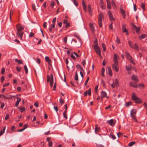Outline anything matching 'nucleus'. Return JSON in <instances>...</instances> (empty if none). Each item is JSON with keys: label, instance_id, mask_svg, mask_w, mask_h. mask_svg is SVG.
Returning <instances> with one entry per match:
<instances>
[{"label": "nucleus", "instance_id": "nucleus-3", "mask_svg": "<svg viewBox=\"0 0 147 147\" xmlns=\"http://www.w3.org/2000/svg\"><path fill=\"white\" fill-rule=\"evenodd\" d=\"M47 82H48L50 81V86L51 87H52L53 83V78L52 74H51L50 76L47 75Z\"/></svg>", "mask_w": 147, "mask_h": 147}, {"label": "nucleus", "instance_id": "nucleus-38", "mask_svg": "<svg viewBox=\"0 0 147 147\" xmlns=\"http://www.w3.org/2000/svg\"><path fill=\"white\" fill-rule=\"evenodd\" d=\"M128 60L132 64L134 65L135 64V62L134 61V60L132 59V57L131 58V59H129Z\"/></svg>", "mask_w": 147, "mask_h": 147}, {"label": "nucleus", "instance_id": "nucleus-61", "mask_svg": "<svg viewBox=\"0 0 147 147\" xmlns=\"http://www.w3.org/2000/svg\"><path fill=\"white\" fill-rule=\"evenodd\" d=\"M36 61L39 64L40 63L41 61L40 59L39 58H36Z\"/></svg>", "mask_w": 147, "mask_h": 147}, {"label": "nucleus", "instance_id": "nucleus-49", "mask_svg": "<svg viewBox=\"0 0 147 147\" xmlns=\"http://www.w3.org/2000/svg\"><path fill=\"white\" fill-rule=\"evenodd\" d=\"M13 11L12 10H11L10 13V20H11V15L13 14Z\"/></svg>", "mask_w": 147, "mask_h": 147}, {"label": "nucleus", "instance_id": "nucleus-45", "mask_svg": "<svg viewBox=\"0 0 147 147\" xmlns=\"http://www.w3.org/2000/svg\"><path fill=\"white\" fill-rule=\"evenodd\" d=\"M75 79L76 81L78 80V76L77 73H76L75 75Z\"/></svg>", "mask_w": 147, "mask_h": 147}, {"label": "nucleus", "instance_id": "nucleus-41", "mask_svg": "<svg viewBox=\"0 0 147 147\" xmlns=\"http://www.w3.org/2000/svg\"><path fill=\"white\" fill-rule=\"evenodd\" d=\"M89 79H90L89 77L88 76L87 77V79L85 82V84H84L85 86H86L87 84L88 83V82L89 80Z\"/></svg>", "mask_w": 147, "mask_h": 147}, {"label": "nucleus", "instance_id": "nucleus-55", "mask_svg": "<svg viewBox=\"0 0 147 147\" xmlns=\"http://www.w3.org/2000/svg\"><path fill=\"white\" fill-rule=\"evenodd\" d=\"M53 143L52 141H50L49 142V146L50 147H51L52 146Z\"/></svg>", "mask_w": 147, "mask_h": 147}, {"label": "nucleus", "instance_id": "nucleus-19", "mask_svg": "<svg viewBox=\"0 0 147 147\" xmlns=\"http://www.w3.org/2000/svg\"><path fill=\"white\" fill-rule=\"evenodd\" d=\"M129 85L130 86L134 88L137 87V86L136 85V84L133 82H130L129 83Z\"/></svg>", "mask_w": 147, "mask_h": 147}, {"label": "nucleus", "instance_id": "nucleus-25", "mask_svg": "<svg viewBox=\"0 0 147 147\" xmlns=\"http://www.w3.org/2000/svg\"><path fill=\"white\" fill-rule=\"evenodd\" d=\"M130 116L132 118V119H134L136 122L137 121L135 115H134L133 114H132V113H131Z\"/></svg>", "mask_w": 147, "mask_h": 147}, {"label": "nucleus", "instance_id": "nucleus-40", "mask_svg": "<svg viewBox=\"0 0 147 147\" xmlns=\"http://www.w3.org/2000/svg\"><path fill=\"white\" fill-rule=\"evenodd\" d=\"M132 104V102H129L126 103L125 104V106H126L128 107L130 105H131Z\"/></svg>", "mask_w": 147, "mask_h": 147}, {"label": "nucleus", "instance_id": "nucleus-12", "mask_svg": "<svg viewBox=\"0 0 147 147\" xmlns=\"http://www.w3.org/2000/svg\"><path fill=\"white\" fill-rule=\"evenodd\" d=\"M89 26L91 32L93 33L94 32L95 30L93 25L92 24L90 23L89 24Z\"/></svg>", "mask_w": 147, "mask_h": 147}, {"label": "nucleus", "instance_id": "nucleus-21", "mask_svg": "<svg viewBox=\"0 0 147 147\" xmlns=\"http://www.w3.org/2000/svg\"><path fill=\"white\" fill-rule=\"evenodd\" d=\"M17 101L16 102L15 106L16 107H18L19 104V102L21 100V98L19 97H17Z\"/></svg>", "mask_w": 147, "mask_h": 147}, {"label": "nucleus", "instance_id": "nucleus-16", "mask_svg": "<svg viewBox=\"0 0 147 147\" xmlns=\"http://www.w3.org/2000/svg\"><path fill=\"white\" fill-rule=\"evenodd\" d=\"M113 60L115 63H118L117 57V56L115 54L114 55Z\"/></svg>", "mask_w": 147, "mask_h": 147}, {"label": "nucleus", "instance_id": "nucleus-7", "mask_svg": "<svg viewBox=\"0 0 147 147\" xmlns=\"http://www.w3.org/2000/svg\"><path fill=\"white\" fill-rule=\"evenodd\" d=\"M126 26V25L125 24H122L121 27V29L123 32H125L126 35H127L128 34V30L126 29L125 27Z\"/></svg>", "mask_w": 147, "mask_h": 147}, {"label": "nucleus", "instance_id": "nucleus-10", "mask_svg": "<svg viewBox=\"0 0 147 147\" xmlns=\"http://www.w3.org/2000/svg\"><path fill=\"white\" fill-rule=\"evenodd\" d=\"M131 25L133 28L136 30V33L138 34L140 30V27H137L133 23H132Z\"/></svg>", "mask_w": 147, "mask_h": 147}, {"label": "nucleus", "instance_id": "nucleus-14", "mask_svg": "<svg viewBox=\"0 0 147 147\" xmlns=\"http://www.w3.org/2000/svg\"><path fill=\"white\" fill-rule=\"evenodd\" d=\"M87 93L89 95H90L91 94V89H89L88 90V91L86 90L84 93V95L85 96H87Z\"/></svg>", "mask_w": 147, "mask_h": 147}, {"label": "nucleus", "instance_id": "nucleus-30", "mask_svg": "<svg viewBox=\"0 0 147 147\" xmlns=\"http://www.w3.org/2000/svg\"><path fill=\"white\" fill-rule=\"evenodd\" d=\"M105 71V69L104 68H102L101 70V75L103 77H104L105 75L104 74Z\"/></svg>", "mask_w": 147, "mask_h": 147}, {"label": "nucleus", "instance_id": "nucleus-24", "mask_svg": "<svg viewBox=\"0 0 147 147\" xmlns=\"http://www.w3.org/2000/svg\"><path fill=\"white\" fill-rule=\"evenodd\" d=\"M45 61L48 62L49 64L51 62V59H49V57H48L46 56L45 57Z\"/></svg>", "mask_w": 147, "mask_h": 147}, {"label": "nucleus", "instance_id": "nucleus-28", "mask_svg": "<svg viewBox=\"0 0 147 147\" xmlns=\"http://www.w3.org/2000/svg\"><path fill=\"white\" fill-rule=\"evenodd\" d=\"M100 128L97 125H95V131L96 133H97V132L99 131Z\"/></svg>", "mask_w": 147, "mask_h": 147}, {"label": "nucleus", "instance_id": "nucleus-8", "mask_svg": "<svg viewBox=\"0 0 147 147\" xmlns=\"http://www.w3.org/2000/svg\"><path fill=\"white\" fill-rule=\"evenodd\" d=\"M112 69L113 70H115L117 72L119 71V67L118 63H115L112 65Z\"/></svg>", "mask_w": 147, "mask_h": 147}, {"label": "nucleus", "instance_id": "nucleus-53", "mask_svg": "<svg viewBox=\"0 0 147 147\" xmlns=\"http://www.w3.org/2000/svg\"><path fill=\"white\" fill-rule=\"evenodd\" d=\"M122 135V134L120 132H118L117 134V135L118 137H119Z\"/></svg>", "mask_w": 147, "mask_h": 147}, {"label": "nucleus", "instance_id": "nucleus-32", "mask_svg": "<svg viewBox=\"0 0 147 147\" xmlns=\"http://www.w3.org/2000/svg\"><path fill=\"white\" fill-rule=\"evenodd\" d=\"M82 5L84 9H85L86 8L85 3L84 0H82Z\"/></svg>", "mask_w": 147, "mask_h": 147}, {"label": "nucleus", "instance_id": "nucleus-62", "mask_svg": "<svg viewBox=\"0 0 147 147\" xmlns=\"http://www.w3.org/2000/svg\"><path fill=\"white\" fill-rule=\"evenodd\" d=\"M4 103L3 102H1V108L3 109L4 107Z\"/></svg>", "mask_w": 147, "mask_h": 147}, {"label": "nucleus", "instance_id": "nucleus-33", "mask_svg": "<svg viewBox=\"0 0 147 147\" xmlns=\"http://www.w3.org/2000/svg\"><path fill=\"white\" fill-rule=\"evenodd\" d=\"M67 111H64L63 113V117L65 118L66 119H67Z\"/></svg>", "mask_w": 147, "mask_h": 147}, {"label": "nucleus", "instance_id": "nucleus-5", "mask_svg": "<svg viewBox=\"0 0 147 147\" xmlns=\"http://www.w3.org/2000/svg\"><path fill=\"white\" fill-rule=\"evenodd\" d=\"M94 50L96 53V54L100 57H101V54L100 49L99 47L96 45H95L94 46Z\"/></svg>", "mask_w": 147, "mask_h": 147}, {"label": "nucleus", "instance_id": "nucleus-57", "mask_svg": "<svg viewBox=\"0 0 147 147\" xmlns=\"http://www.w3.org/2000/svg\"><path fill=\"white\" fill-rule=\"evenodd\" d=\"M34 105L36 107H38V104L37 102H36L34 103Z\"/></svg>", "mask_w": 147, "mask_h": 147}, {"label": "nucleus", "instance_id": "nucleus-20", "mask_svg": "<svg viewBox=\"0 0 147 147\" xmlns=\"http://www.w3.org/2000/svg\"><path fill=\"white\" fill-rule=\"evenodd\" d=\"M107 68L109 75L110 76H111L112 75V74L110 67L108 66L107 67Z\"/></svg>", "mask_w": 147, "mask_h": 147}, {"label": "nucleus", "instance_id": "nucleus-59", "mask_svg": "<svg viewBox=\"0 0 147 147\" xmlns=\"http://www.w3.org/2000/svg\"><path fill=\"white\" fill-rule=\"evenodd\" d=\"M73 1H74V4H75V5L76 6H77L78 5V3L76 1H75V0H74Z\"/></svg>", "mask_w": 147, "mask_h": 147}, {"label": "nucleus", "instance_id": "nucleus-11", "mask_svg": "<svg viewBox=\"0 0 147 147\" xmlns=\"http://www.w3.org/2000/svg\"><path fill=\"white\" fill-rule=\"evenodd\" d=\"M101 98L102 99H103V98L105 97H107L108 98V97H107V93L105 91H102V92L101 93Z\"/></svg>", "mask_w": 147, "mask_h": 147}, {"label": "nucleus", "instance_id": "nucleus-29", "mask_svg": "<svg viewBox=\"0 0 147 147\" xmlns=\"http://www.w3.org/2000/svg\"><path fill=\"white\" fill-rule=\"evenodd\" d=\"M16 62H17L18 64H22V60H18V59H16L15 60Z\"/></svg>", "mask_w": 147, "mask_h": 147}, {"label": "nucleus", "instance_id": "nucleus-44", "mask_svg": "<svg viewBox=\"0 0 147 147\" xmlns=\"http://www.w3.org/2000/svg\"><path fill=\"white\" fill-rule=\"evenodd\" d=\"M34 34L32 32H31L29 35V37L30 38L34 36Z\"/></svg>", "mask_w": 147, "mask_h": 147}, {"label": "nucleus", "instance_id": "nucleus-56", "mask_svg": "<svg viewBox=\"0 0 147 147\" xmlns=\"http://www.w3.org/2000/svg\"><path fill=\"white\" fill-rule=\"evenodd\" d=\"M98 85H97L95 87V91L96 93L97 92V90L98 88Z\"/></svg>", "mask_w": 147, "mask_h": 147}, {"label": "nucleus", "instance_id": "nucleus-60", "mask_svg": "<svg viewBox=\"0 0 147 147\" xmlns=\"http://www.w3.org/2000/svg\"><path fill=\"white\" fill-rule=\"evenodd\" d=\"M56 19V17H55L53 18V21H52L53 23H54V24L55 23Z\"/></svg>", "mask_w": 147, "mask_h": 147}, {"label": "nucleus", "instance_id": "nucleus-34", "mask_svg": "<svg viewBox=\"0 0 147 147\" xmlns=\"http://www.w3.org/2000/svg\"><path fill=\"white\" fill-rule=\"evenodd\" d=\"M18 109H20V111L21 112H23L25 111L26 110L25 108L24 107H23L22 108H21L20 107H19L18 108Z\"/></svg>", "mask_w": 147, "mask_h": 147}, {"label": "nucleus", "instance_id": "nucleus-43", "mask_svg": "<svg viewBox=\"0 0 147 147\" xmlns=\"http://www.w3.org/2000/svg\"><path fill=\"white\" fill-rule=\"evenodd\" d=\"M73 53L77 57H79L81 56V54L78 55L75 52H74Z\"/></svg>", "mask_w": 147, "mask_h": 147}, {"label": "nucleus", "instance_id": "nucleus-58", "mask_svg": "<svg viewBox=\"0 0 147 147\" xmlns=\"http://www.w3.org/2000/svg\"><path fill=\"white\" fill-rule=\"evenodd\" d=\"M59 101L62 104H63L64 102L63 100L62 99V98H61L59 100Z\"/></svg>", "mask_w": 147, "mask_h": 147}, {"label": "nucleus", "instance_id": "nucleus-46", "mask_svg": "<svg viewBox=\"0 0 147 147\" xmlns=\"http://www.w3.org/2000/svg\"><path fill=\"white\" fill-rule=\"evenodd\" d=\"M22 68L21 67H16V70L18 71H20L21 70Z\"/></svg>", "mask_w": 147, "mask_h": 147}, {"label": "nucleus", "instance_id": "nucleus-15", "mask_svg": "<svg viewBox=\"0 0 147 147\" xmlns=\"http://www.w3.org/2000/svg\"><path fill=\"white\" fill-rule=\"evenodd\" d=\"M132 79L135 82H138V78L137 76L135 75H133L131 77Z\"/></svg>", "mask_w": 147, "mask_h": 147}, {"label": "nucleus", "instance_id": "nucleus-4", "mask_svg": "<svg viewBox=\"0 0 147 147\" xmlns=\"http://www.w3.org/2000/svg\"><path fill=\"white\" fill-rule=\"evenodd\" d=\"M103 18L104 16L103 14L102 13H100L98 15V21L99 26L100 28H101L102 27V19Z\"/></svg>", "mask_w": 147, "mask_h": 147}, {"label": "nucleus", "instance_id": "nucleus-1", "mask_svg": "<svg viewBox=\"0 0 147 147\" xmlns=\"http://www.w3.org/2000/svg\"><path fill=\"white\" fill-rule=\"evenodd\" d=\"M16 28L17 30L16 35L18 37H20V38L22 39L24 34V32H22V31L24 29V28L21 26L20 24H17L16 26Z\"/></svg>", "mask_w": 147, "mask_h": 147}, {"label": "nucleus", "instance_id": "nucleus-18", "mask_svg": "<svg viewBox=\"0 0 147 147\" xmlns=\"http://www.w3.org/2000/svg\"><path fill=\"white\" fill-rule=\"evenodd\" d=\"M125 69L128 71H130L132 69V67L131 65H129L126 66Z\"/></svg>", "mask_w": 147, "mask_h": 147}, {"label": "nucleus", "instance_id": "nucleus-64", "mask_svg": "<svg viewBox=\"0 0 147 147\" xmlns=\"http://www.w3.org/2000/svg\"><path fill=\"white\" fill-rule=\"evenodd\" d=\"M96 146L97 147H104V146L101 144H97Z\"/></svg>", "mask_w": 147, "mask_h": 147}, {"label": "nucleus", "instance_id": "nucleus-63", "mask_svg": "<svg viewBox=\"0 0 147 147\" xmlns=\"http://www.w3.org/2000/svg\"><path fill=\"white\" fill-rule=\"evenodd\" d=\"M9 118V115L8 114H7L5 117V119L6 120H7V119H8Z\"/></svg>", "mask_w": 147, "mask_h": 147}, {"label": "nucleus", "instance_id": "nucleus-13", "mask_svg": "<svg viewBox=\"0 0 147 147\" xmlns=\"http://www.w3.org/2000/svg\"><path fill=\"white\" fill-rule=\"evenodd\" d=\"M120 13L122 14L123 18L125 19L126 17L125 12L124 10H121Z\"/></svg>", "mask_w": 147, "mask_h": 147}, {"label": "nucleus", "instance_id": "nucleus-22", "mask_svg": "<svg viewBox=\"0 0 147 147\" xmlns=\"http://www.w3.org/2000/svg\"><path fill=\"white\" fill-rule=\"evenodd\" d=\"M107 8L109 9L111 8V3L109 0H107Z\"/></svg>", "mask_w": 147, "mask_h": 147}, {"label": "nucleus", "instance_id": "nucleus-51", "mask_svg": "<svg viewBox=\"0 0 147 147\" xmlns=\"http://www.w3.org/2000/svg\"><path fill=\"white\" fill-rule=\"evenodd\" d=\"M9 84V83H6V84H4L3 86V87H5V86H8Z\"/></svg>", "mask_w": 147, "mask_h": 147}, {"label": "nucleus", "instance_id": "nucleus-9", "mask_svg": "<svg viewBox=\"0 0 147 147\" xmlns=\"http://www.w3.org/2000/svg\"><path fill=\"white\" fill-rule=\"evenodd\" d=\"M108 14L110 20L111 21H114L115 20V19L113 16V14L110 11H109Z\"/></svg>", "mask_w": 147, "mask_h": 147}, {"label": "nucleus", "instance_id": "nucleus-17", "mask_svg": "<svg viewBox=\"0 0 147 147\" xmlns=\"http://www.w3.org/2000/svg\"><path fill=\"white\" fill-rule=\"evenodd\" d=\"M107 122L110 125L112 126H114L115 125L114 123V121L113 119H111L109 121H108Z\"/></svg>", "mask_w": 147, "mask_h": 147}, {"label": "nucleus", "instance_id": "nucleus-6", "mask_svg": "<svg viewBox=\"0 0 147 147\" xmlns=\"http://www.w3.org/2000/svg\"><path fill=\"white\" fill-rule=\"evenodd\" d=\"M128 43L130 46L131 48L135 49L137 50H139V47L136 43H135L134 45L131 41H129Z\"/></svg>", "mask_w": 147, "mask_h": 147}, {"label": "nucleus", "instance_id": "nucleus-47", "mask_svg": "<svg viewBox=\"0 0 147 147\" xmlns=\"http://www.w3.org/2000/svg\"><path fill=\"white\" fill-rule=\"evenodd\" d=\"M5 71V69L4 68H3L1 69V73L2 74H3Z\"/></svg>", "mask_w": 147, "mask_h": 147}, {"label": "nucleus", "instance_id": "nucleus-42", "mask_svg": "<svg viewBox=\"0 0 147 147\" xmlns=\"http://www.w3.org/2000/svg\"><path fill=\"white\" fill-rule=\"evenodd\" d=\"M136 110L135 109H133L132 110L131 112V113H132V114H135L136 113Z\"/></svg>", "mask_w": 147, "mask_h": 147}, {"label": "nucleus", "instance_id": "nucleus-27", "mask_svg": "<svg viewBox=\"0 0 147 147\" xmlns=\"http://www.w3.org/2000/svg\"><path fill=\"white\" fill-rule=\"evenodd\" d=\"M137 87L140 88H144V84H138Z\"/></svg>", "mask_w": 147, "mask_h": 147}, {"label": "nucleus", "instance_id": "nucleus-39", "mask_svg": "<svg viewBox=\"0 0 147 147\" xmlns=\"http://www.w3.org/2000/svg\"><path fill=\"white\" fill-rule=\"evenodd\" d=\"M102 45L103 49V51H105L106 50L105 45L104 43H102Z\"/></svg>", "mask_w": 147, "mask_h": 147}, {"label": "nucleus", "instance_id": "nucleus-26", "mask_svg": "<svg viewBox=\"0 0 147 147\" xmlns=\"http://www.w3.org/2000/svg\"><path fill=\"white\" fill-rule=\"evenodd\" d=\"M6 96L7 98V99H11L12 98V97H15V96H12L11 95H8L7 94L6 95Z\"/></svg>", "mask_w": 147, "mask_h": 147}, {"label": "nucleus", "instance_id": "nucleus-54", "mask_svg": "<svg viewBox=\"0 0 147 147\" xmlns=\"http://www.w3.org/2000/svg\"><path fill=\"white\" fill-rule=\"evenodd\" d=\"M110 135L111 136V138L113 139H115L116 137H115V136L114 135L112 134L111 133L110 134Z\"/></svg>", "mask_w": 147, "mask_h": 147}, {"label": "nucleus", "instance_id": "nucleus-36", "mask_svg": "<svg viewBox=\"0 0 147 147\" xmlns=\"http://www.w3.org/2000/svg\"><path fill=\"white\" fill-rule=\"evenodd\" d=\"M135 143V142L133 141H132L130 142L129 144V146L131 147Z\"/></svg>", "mask_w": 147, "mask_h": 147}, {"label": "nucleus", "instance_id": "nucleus-31", "mask_svg": "<svg viewBox=\"0 0 147 147\" xmlns=\"http://www.w3.org/2000/svg\"><path fill=\"white\" fill-rule=\"evenodd\" d=\"M146 36V35L145 34H142L139 37V38L140 39H142L144 38Z\"/></svg>", "mask_w": 147, "mask_h": 147}, {"label": "nucleus", "instance_id": "nucleus-2", "mask_svg": "<svg viewBox=\"0 0 147 147\" xmlns=\"http://www.w3.org/2000/svg\"><path fill=\"white\" fill-rule=\"evenodd\" d=\"M131 98L132 100H134L135 102L137 104H140L142 102L141 99L138 98L134 92L132 93Z\"/></svg>", "mask_w": 147, "mask_h": 147}, {"label": "nucleus", "instance_id": "nucleus-23", "mask_svg": "<svg viewBox=\"0 0 147 147\" xmlns=\"http://www.w3.org/2000/svg\"><path fill=\"white\" fill-rule=\"evenodd\" d=\"M125 54L128 60L129 59H131V58L132 57L131 56L128 52H126L125 53Z\"/></svg>", "mask_w": 147, "mask_h": 147}, {"label": "nucleus", "instance_id": "nucleus-52", "mask_svg": "<svg viewBox=\"0 0 147 147\" xmlns=\"http://www.w3.org/2000/svg\"><path fill=\"white\" fill-rule=\"evenodd\" d=\"M82 65L83 66H85V65L86 64V60L85 59L83 60L82 62Z\"/></svg>", "mask_w": 147, "mask_h": 147}, {"label": "nucleus", "instance_id": "nucleus-37", "mask_svg": "<svg viewBox=\"0 0 147 147\" xmlns=\"http://www.w3.org/2000/svg\"><path fill=\"white\" fill-rule=\"evenodd\" d=\"M24 68L25 70V73L26 74H27L28 73V69L26 65H24Z\"/></svg>", "mask_w": 147, "mask_h": 147}, {"label": "nucleus", "instance_id": "nucleus-35", "mask_svg": "<svg viewBox=\"0 0 147 147\" xmlns=\"http://www.w3.org/2000/svg\"><path fill=\"white\" fill-rule=\"evenodd\" d=\"M119 82L117 79H115V81L114 84L116 86H118Z\"/></svg>", "mask_w": 147, "mask_h": 147}, {"label": "nucleus", "instance_id": "nucleus-48", "mask_svg": "<svg viewBox=\"0 0 147 147\" xmlns=\"http://www.w3.org/2000/svg\"><path fill=\"white\" fill-rule=\"evenodd\" d=\"M111 4L113 7H116V5L114 1L113 0H112L111 1Z\"/></svg>", "mask_w": 147, "mask_h": 147}, {"label": "nucleus", "instance_id": "nucleus-50", "mask_svg": "<svg viewBox=\"0 0 147 147\" xmlns=\"http://www.w3.org/2000/svg\"><path fill=\"white\" fill-rule=\"evenodd\" d=\"M109 28L110 29H111V30H113V27L112 26V23H111V24L109 25Z\"/></svg>", "mask_w": 147, "mask_h": 147}]
</instances>
